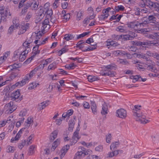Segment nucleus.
<instances>
[{
  "mask_svg": "<svg viewBox=\"0 0 159 159\" xmlns=\"http://www.w3.org/2000/svg\"><path fill=\"white\" fill-rule=\"evenodd\" d=\"M141 106L135 105L134 108L133 109V116L135 117L136 121L143 124H145L149 122L150 121L146 119V117L142 111H140L139 108Z\"/></svg>",
  "mask_w": 159,
  "mask_h": 159,
  "instance_id": "f257e3e1",
  "label": "nucleus"
},
{
  "mask_svg": "<svg viewBox=\"0 0 159 159\" xmlns=\"http://www.w3.org/2000/svg\"><path fill=\"white\" fill-rule=\"evenodd\" d=\"M0 14L1 20L5 21L6 20V17L8 16H10V12L7 8L5 9L4 7H0Z\"/></svg>",
  "mask_w": 159,
  "mask_h": 159,
  "instance_id": "f03ea898",
  "label": "nucleus"
},
{
  "mask_svg": "<svg viewBox=\"0 0 159 159\" xmlns=\"http://www.w3.org/2000/svg\"><path fill=\"white\" fill-rule=\"evenodd\" d=\"M20 90L18 89L15 92H13L11 95V98L12 100L15 101L16 102H18L21 101L23 98V96L20 97Z\"/></svg>",
  "mask_w": 159,
  "mask_h": 159,
  "instance_id": "7ed1b4c3",
  "label": "nucleus"
},
{
  "mask_svg": "<svg viewBox=\"0 0 159 159\" xmlns=\"http://www.w3.org/2000/svg\"><path fill=\"white\" fill-rule=\"evenodd\" d=\"M116 113L118 115L117 116L122 119L125 118L127 116L126 111L122 108L117 110Z\"/></svg>",
  "mask_w": 159,
  "mask_h": 159,
  "instance_id": "20e7f679",
  "label": "nucleus"
},
{
  "mask_svg": "<svg viewBox=\"0 0 159 159\" xmlns=\"http://www.w3.org/2000/svg\"><path fill=\"white\" fill-rule=\"evenodd\" d=\"M157 43L152 42L151 41H148L145 42H141L139 41V46L142 47L143 48H146L148 46H151L152 44L156 46Z\"/></svg>",
  "mask_w": 159,
  "mask_h": 159,
  "instance_id": "39448f33",
  "label": "nucleus"
},
{
  "mask_svg": "<svg viewBox=\"0 0 159 159\" xmlns=\"http://www.w3.org/2000/svg\"><path fill=\"white\" fill-rule=\"evenodd\" d=\"M146 18L147 19L149 23H155L154 22H156L157 20L155 16L153 15L150 14V12H149V13L148 14V15L146 16L143 17V19L144 20Z\"/></svg>",
  "mask_w": 159,
  "mask_h": 159,
  "instance_id": "423d86ee",
  "label": "nucleus"
},
{
  "mask_svg": "<svg viewBox=\"0 0 159 159\" xmlns=\"http://www.w3.org/2000/svg\"><path fill=\"white\" fill-rule=\"evenodd\" d=\"M29 80V77L28 76H25L21 81L17 82L15 85L12 86V87L15 86H17L20 85V86H22L25 84Z\"/></svg>",
  "mask_w": 159,
  "mask_h": 159,
  "instance_id": "0eeeda50",
  "label": "nucleus"
},
{
  "mask_svg": "<svg viewBox=\"0 0 159 159\" xmlns=\"http://www.w3.org/2000/svg\"><path fill=\"white\" fill-rule=\"evenodd\" d=\"M70 148V146L69 145H66L63 147L60 151L61 154L60 157L62 158L64 157L67 151Z\"/></svg>",
  "mask_w": 159,
  "mask_h": 159,
  "instance_id": "6e6552de",
  "label": "nucleus"
},
{
  "mask_svg": "<svg viewBox=\"0 0 159 159\" xmlns=\"http://www.w3.org/2000/svg\"><path fill=\"white\" fill-rule=\"evenodd\" d=\"M31 5L29 4V2H28L26 4L23 5V8L20 13L21 15H25V13L27 12L28 9L30 7Z\"/></svg>",
  "mask_w": 159,
  "mask_h": 159,
  "instance_id": "1a4fd4ad",
  "label": "nucleus"
},
{
  "mask_svg": "<svg viewBox=\"0 0 159 159\" xmlns=\"http://www.w3.org/2000/svg\"><path fill=\"white\" fill-rule=\"evenodd\" d=\"M138 24V21H135L128 23L127 24V25L128 27L129 28L137 30Z\"/></svg>",
  "mask_w": 159,
  "mask_h": 159,
  "instance_id": "9d476101",
  "label": "nucleus"
},
{
  "mask_svg": "<svg viewBox=\"0 0 159 159\" xmlns=\"http://www.w3.org/2000/svg\"><path fill=\"white\" fill-rule=\"evenodd\" d=\"M132 34H125L122 35L123 38L122 39L124 40H131L133 39L135 37V33L131 32Z\"/></svg>",
  "mask_w": 159,
  "mask_h": 159,
  "instance_id": "9b49d317",
  "label": "nucleus"
},
{
  "mask_svg": "<svg viewBox=\"0 0 159 159\" xmlns=\"http://www.w3.org/2000/svg\"><path fill=\"white\" fill-rule=\"evenodd\" d=\"M33 122V119L31 116L29 117L24 123V126L28 129L30 125V124Z\"/></svg>",
  "mask_w": 159,
  "mask_h": 159,
  "instance_id": "f8f14e48",
  "label": "nucleus"
},
{
  "mask_svg": "<svg viewBox=\"0 0 159 159\" xmlns=\"http://www.w3.org/2000/svg\"><path fill=\"white\" fill-rule=\"evenodd\" d=\"M20 28V33L18 34L19 35L25 33L26 31L29 28V24L28 23H26L24 25H21Z\"/></svg>",
  "mask_w": 159,
  "mask_h": 159,
  "instance_id": "ddd939ff",
  "label": "nucleus"
},
{
  "mask_svg": "<svg viewBox=\"0 0 159 159\" xmlns=\"http://www.w3.org/2000/svg\"><path fill=\"white\" fill-rule=\"evenodd\" d=\"M29 52V50L27 51L25 50L23 51L20 55L19 57V60L20 61L22 62L26 58V54H27Z\"/></svg>",
  "mask_w": 159,
  "mask_h": 159,
  "instance_id": "4468645a",
  "label": "nucleus"
},
{
  "mask_svg": "<svg viewBox=\"0 0 159 159\" xmlns=\"http://www.w3.org/2000/svg\"><path fill=\"white\" fill-rule=\"evenodd\" d=\"M58 133V131L57 130H55L51 134L50 138L51 142L53 141L57 138Z\"/></svg>",
  "mask_w": 159,
  "mask_h": 159,
  "instance_id": "2eb2a0df",
  "label": "nucleus"
},
{
  "mask_svg": "<svg viewBox=\"0 0 159 159\" xmlns=\"http://www.w3.org/2000/svg\"><path fill=\"white\" fill-rule=\"evenodd\" d=\"M116 30L121 33H125L127 32L126 28L123 26H118L116 29Z\"/></svg>",
  "mask_w": 159,
  "mask_h": 159,
  "instance_id": "dca6fc26",
  "label": "nucleus"
},
{
  "mask_svg": "<svg viewBox=\"0 0 159 159\" xmlns=\"http://www.w3.org/2000/svg\"><path fill=\"white\" fill-rule=\"evenodd\" d=\"M135 56L139 58H143L145 61H148L149 57H148L145 54L141 53V54H138L137 53H134Z\"/></svg>",
  "mask_w": 159,
  "mask_h": 159,
  "instance_id": "f3484780",
  "label": "nucleus"
},
{
  "mask_svg": "<svg viewBox=\"0 0 159 159\" xmlns=\"http://www.w3.org/2000/svg\"><path fill=\"white\" fill-rule=\"evenodd\" d=\"M60 143V140L59 139H57L54 142H53L52 145L51 149L52 151H54L56 148L59 144Z\"/></svg>",
  "mask_w": 159,
  "mask_h": 159,
  "instance_id": "a211bd4d",
  "label": "nucleus"
},
{
  "mask_svg": "<svg viewBox=\"0 0 159 159\" xmlns=\"http://www.w3.org/2000/svg\"><path fill=\"white\" fill-rule=\"evenodd\" d=\"M108 108L107 106L105 104L102 105V110L101 112V114L103 115H106L107 114Z\"/></svg>",
  "mask_w": 159,
  "mask_h": 159,
  "instance_id": "6ab92c4d",
  "label": "nucleus"
},
{
  "mask_svg": "<svg viewBox=\"0 0 159 159\" xmlns=\"http://www.w3.org/2000/svg\"><path fill=\"white\" fill-rule=\"evenodd\" d=\"M75 122L74 120H70L69 122L68 130L70 131H72L74 127Z\"/></svg>",
  "mask_w": 159,
  "mask_h": 159,
  "instance_id": "aec40b11",
  "label": "nucleus"
},
{
  "mask_svg": "<svg viewBox=\"0 0 159 159\" xmlns=\"http://www.w3.org/2000/svg\"><path fill=\"white\" fill-rule=\"evenodd\" d=\"M83 152L81 151H78L75 154L74 159H80V158L83 156Z\"/></svg>",
  "mask_w": 159,
  "mask_h": 159,
  "instance_id": "412c9836",
  "label": "nucleus"
},
{
  "mask_svg": "<svg viewBox=\"0 0 159 159\" xmlns=\"http://www.w3.org/2000/svg\"><path fill=\"white\" fill-rule=\"evenodd\" d=\"M29 4L31 5L30 7L33 10H35L37 9L39 4H37V2H34L31 3L30 2H29Z\"/></svg>",
  "mask_w": 159,
  "mask_h": 159,
  "instance_id": "4be33fe9",
  "label": "nucleus"
},
{
  "mask_svg": "<svg viewBox=\"0 0 159 159\" xmlns=\"http://www.w3.org/2000/svg\"><path fill=\"white\" fill-rule=\"evenodd\" d=\"M91 108L92 111V112L94 114H95L97 112L96 105L95 102H91Z\"/></svg>",
  "mask_w": 159,
  "mask_h": 159,
  "instance_id": "5701e85b",
  "label": "nucleus"
},
{
  "mask_svg": "<svg viewBox=\"0 0 159 159\" xmlns=\"http://www.w3.org/2000/svg\"><path fill=\"white\" fill-rule=\"evenodd\" d=\"M119 145V143L118 142H113L110 146L111 150L113 151V150L116 148Z\"/></svg>",
  "mask_w": 159,
  "mask_h": 159,
  "instance_id": "b1692460",
  "label": "nucleus"
},
{
  "mask_svg": "<svg viewBox=\"0 0 159 159\" xmlns=\"http://www.w3.org/2000/svg\"><path fill=\"white\" fill-rule=\"evenodd\" d=\"M124 9V7L122 5L118 6H116L115 8V10L116 11H113V14H114V12L115 13L116 11L118 12L119 11H123Z\"/></svg>",
  "mask_w": 159,
  "mask_h": 159,
  "instance_id": "393cba45",
  "label": "nucleus"
},
{
  "mask_svg": "<svg viewBox=\"0 0 159 159\" xmlns=\"http://www.w3.org/2000/svg\"><path fill=\"white\" fill-rule=\"evenodd\" d=\"M39 11L38 15L40 17L42 16L43 15H45V11L43 10V7L42 6H40L39 7Z\"/></svg>",
  "mask_w": 159,
  "mask_h": 159,
  "instance_id": "a878e982",
  "label": "nucleus"
},
{
  "mask_svg": "<svg viewBox=\"0 0 159 159\" xmlns=\"http://www.w3.org/2000/svg\"><path fill=\"white\" fill-rule=\"evenodd\" d=\"M88 81L91 82H92L93 81H97L99 80V79L95 76H93L91 75H89L88 76Z\"/></svg>",
  "mask_w": 159,
  "mask_h": 159,
  "instance_id": "bb28decb",
  "label": "nucleus"
},
{
  "mask_svg": "<svg viewBox=\"0 0 159 159\" xmlns=\"http://www.w3.org/2000/svg\"><path fill=\"white\" fill-rule=\"evenodd\" d=\"M143 25V24H142L141 23H139L138 22L137 30L141 32H143L144 29H143V28H144V27Z\"/></svg>",
  "mask_w": 159,
  "mask_h": 159,
  "instance_id": "cd10ccee",
  "label": "nucleus"
},
{
  "mask_svg": "<svg viewBox=\"0 0 159 159\" xmlns=\"http://www.w3.org/2000/svg\"><path fill=\"white\" fill-rule=\"evenodd\" d=\"M105 72H104L103 74H102V75H107L111 77H113L114 76V75L113 72H111V71H108V72H107V71L106 70H105Z\"/></svg>",
  "mask_w": 159,
  "mask_h": 159,
  "instance_id": "c85d7f7f",
  "label": "nucleus"
},
{
  "mask_svg": "<svg viewBox=\"0 0 159 159\" xmlns=\"http://www.w3.org/2000/svg\"><path fill=\"white\" fill-rule=\"evenodd\" d=\"M8 67L11 69V71H13L14 70H16L17 68H19V65L18 64H14L12 65L8 66Z\"/></svg>",
  "mask_w": 159,
  "mask_h": 159,
  "instance_id": "c756f323",
  "label": "nucleus"
},
{
  "mask_svg": "<svg viewBox=\"0 0 159 159\" xmlns=\"http://www.w3.org/2000/svg\"><path fill=\"white\" fill-rule=\"evenodd\" d=\"M74 37L73 35L66 34L65 35L64 39L66 40L67 41L72 39Z\"/></svg>",
  "mask_w": 159,
  "mask_h": 159,
  "instance_id": "7c9ffc66",
  "label": "nucleus"
},
{
  "mask_svg": "<svg viewBox=\"0 0 159 159\" xmlns=\"http://www.w3.org/2000/svg\"><path fill=\"white\" fill-rule=\"evenodd\" d=\"M80 138V137H76L73 136L72 139L70 140L71 145H72L75 144Z\"/></svg>",
  "mask_w": 159,
  "mask_h": 159,
  "instance_id": "2f4dec72",
  "label": "nucleus"
},
{
  "mask_svg": "<svg viewBox=\"0 0 159 159\" xmlns=\"http://www.w3.org/2000/svg\"><path fill=\"white\" fill-rule=\"evenodd\" d=\"M56 68V64L55 63H52L50 64L48 66V70H53Z\"/></svg>",
  "mask_w": 159,
  "mask_h": 159,
  "instance_id": "473e14b6",
  "label": "nucleus"
},
{
  "mask_svg": "<svg viewBox=\"0 0 159 159\" xmlns=\"http://www.w3.org/2000/svg\"><path fill=\"white\" fill-rule=\"evenodd\" d=\"M13 25L14 27L15 28H17L20 26V25L19 24L18 20L17 19L14 20L13 21Z\"/></svg>",
  "mask_w": 159,
  "mask_h": 159,
  "instance_id": "72a5a7b5",
  "label": "nucleus"
},
{
  "mask_svg": "<svg viewBox=\"0 0 159 159\" xmlns=\"http://www.w3.org/2000/svg\"><path fill=\"white\" fill-rule=\"evenodd\" d=\"M26 143V141L25 140H22L20 143L18 145V147L19 148L21 149L24 146Z\"/></svg>",
  "mask_w": 159,
  "mask_h": 159,
  "instance_id": "f704fd0d",
  "label": "nucleus"
},
{
  "mask_svg": "<svg viewBox=\"0 0 159 159\" xmlns=\"http://www.w3.org/2000/svg\"><path fill=\"white\" fill-rule=\"evenodd\" d=\"M112 37L114 40H119L120 39H122V35H119L116 34H113L112 36Z\"/></svg>",
  "mask_w": 159,
  "mask_h": 159,
  "instance_id": "c9c22d12",
  "label": "nucleus"
},
{
  "mask_svg": "<svg viewBox=\"0 0 159 159\" xmlns=\"http://www.w3.org/2000/svg\"><path fill=\"white\" fill-rule=\"evenodd\" d=\"M75 67V66L74 64V63H73L69 65H66L65 66V68L69 70L74 69V67Z\"/></svg>",
  "mask_w": 159,
  "mask_h": 159,
  "instance_id": "e433bc0d",
  "label": "nucleus"
},
{
  "mask_svg": "<svg viewBox=\"0 0 159 159\" xmlns=\"http://www.w3.org/2000/svg\"><path fill=\"white\" fill-rule=\"evenodd\" d=\"M34 145H31L30 147L29 148V151L28 153L29 155H31L34 153Z\"/></svg>",
  "mask_w": 159,
  "mask_h": 159,
  "instance_id": "4c0bfd02",
  "label": "nucleus"
},
{
  "mask_svg": "<svg viewBox=\"0 0 159 159\" xmlns=\"http://www.w3.org/2000/svg\"><path fill=\"white\" fill-rule=\"evenodd\" d=\"M14 159H24V154H20L19 156H18V154L15 153Z\"/></svg>",
  "mask_w": 159,
  "mask_h": 159,
  "instance_id": "58836bf2",
  "label": "nucleus"
},
{
  "mask_svg": "<svg viewBox=\"0 0 159 159\" xmlns=\"http://www.w3.org/2000/svg\"><path fill=\"white\" fill-rule=\"evenodd\" d=\"M46 13L47 14V16H48V17H51L53 14L52 11V9L49 10L48 9L45 11V14Z\"/></svg>",
  "mask_w": 159,
  "mask_h": 159,
  "instance_id": "ea45409f",
  "label": "nucleus"
},
{
  "mask_svg": "<svg viewBox=\"0 0 159 159\" xmlns=\"http://www.w3.org/2000/svg\"><path fill=\"white\" fill-rule=\"evenodd\" d=\"M69 49L68 48V46H67L65 45L64 47L62 48L60 52H61V54H62L64 53H65L67 52L68 51Z\"/></svg>",
  "mask_w": 159,
  "mask_h": 159,
  "instance_id": "a19ab883",
  "label": "nucleus"
},
{
  "mask_svg": "<svg viewBox=\"0 0 159 159\" xmlns=\"http://www.w3.org/2000/svg\"><path fill=\"white\" fill-rule=\"evenodd\" d=\"M49 23V19L48 18H47L45 19L44 20L42 24V27H43V28H44V26L46 25H48V24Z\"/></svg>",
  "mask_w": 159,
  "mask_h": 159,
  "instance_id": "79ce46f5",
  "label": "nucleus"
},
{
  "mask_svg": "<svg viewBox=\"0 0 159 159\" xmlns=\"http://www.w3.org/2000/svg\"><path fill=\"white\" fill-rule=\"evenodd\" d=\"M140 11H141V13H149V11L148 9L144 7L143 8H140Z\"/></svg>",
  "mask_w": 159,
  "mask_h": 159,
  "instance_id": "37998d69",
  "label": "nucleus"
},
{
  "mask_svg": "<svg viewBox=\"0 0 159 159\" xmlns=\"http://www.w3.org/2000/svg\"><path fill=\"white\" fill-rule=\"evenodd\" d=\"M120 63L124 65L128 64V62L126 61V59H119L118 61Z\"/></svg>",
  "mask_w": 159,
  "mask_h": 159,
  "instance_id": "c03bdc74",
  "label": "nucleus"
},
{
  "mask_svg": "<svg viewBox=\"0 0 159 159\" xmlns=\"http://www.w3.org/2000/svg\"><path fill=\"white\" fill-rule=\"evenodd\" d=\"M33 40L32 39V37H31L30 39L28 40L27 41H26L25 42L23 43V46H25V44H26V45L30 44V43H32L33 42Z\"/></svg>",
  "mask_w": 159,
  "mask_h": 159,
  "instance_id": "a18cd8bd",
  "label": "nucleus"
},
{
  "mask_svg": "<svg viewBox=\"0 0 159 159\" xmlns=\"http://www.w3.org/2000/svg\"><path fill=\"white\" fill-rule=\"evenodd\" d=\"M33 53H34V54L32 56H34V57L36 54H39L40 53V50H38V49L35 48L34 49V47L33 48Z\"/></svg>",
  "mask_w": 159,
  "mask_h": 159,
  "instance_id": "49530a36",
  "label": "nucleus"
},
{
  "mask_svg": "<svg viewBox=\"0 0 159 159\" xmlns=\"http://www.w3.org/2000/svg\"><path fill=\"white\" fill-rule=\"evenodd\" d=\"M109 15V14L108 13L102 14L100 15V18L102 20H104L108 17Z\"/></svg>",
  "mask_w": 159,
  "mask_h": 159,
  "instance_id": "de8ad7c7",
  "label": "nucleus"
},
{
  "mask_svg": "<svg viewBox=\"0 0 159 159\" xmlns=\"http://www.w3.org/2000/svg\"><path fill=\"white\" fill-rule=\"evenodd\" d=\"M111 138V134H109L107 135L106 136V140L107 143H110V140Z\"/></svg>",
  "mask_w": 159,
  "mask_h": 159,
  "instance_id": "09e8293b",
  "label": "nucleus"
},
{
  "mask_svg": "<svg viewBox=\"0 0 159 159\" xmlns=\"http://www.w3.org/2000/svg\"><path fill=\"white\" fill-rule=\"evenodd\" d=\"M140 8H136L135 10V14L136 15H141V11H140Z\"/></svg>",
  "mask_w": 159,
  "mask_h": 159,
  "instance_id": "8fccbe9b",
  "label": "nucleus"
},
{
  "mask_svg": "<svg viewBox=\"0 0 159 159\" xmlns=\"http://www.w3.org/2000/svg\"><path fill=\"white\" fill-rule=\"evenodd\" d=\"M89 33H90L89 32H86L84 33L81 34H80L78 36L77 39H79L81 37H84L85 36L89 34Z\"/></svg>",
  "mask_w": 159,
  "mask_h": 159,
  "instance_id": "3c124183",
  "label": "nucleus"
},
{
  "mask_svg": "<svg viewBox=\"0 0 159 159\" xmlns=\"http://www.w3.org/2000/svg\"><path fill=\"white\" fill-rule=\"evenodd\" d=\"M91 45L93 46V47H89L88 48H87V50L88 51L93 50L95 49L96 48V47L95 46H96V43H95V44H91Z\"/></svg>",
  "mask_w": 159,
  "mask_h": 159,
  "instance_id": "603ef678",
  "label": "nucleus"
},
{
  "mask_svg": "<svg viewBox=\"0 0 159 159\" xmlns=\"http://www.w3.org/2000/svg\"><path fill=\"white\" fill-rule=\"evenodd\" d=\"M13 148H14L10 146H8L7 148V151L8 152H13L14 151Z\"/></svg>",
  "mask_w": 159,
  "mask_h": 159,
  "instance_id": "864d4df0",
  "label": "nucleus"
},
{
  "mask_svg": "<svg viewBox=\"0 0 159 159\" xmlns=\"http://www.w3.org/2000/svg\"><path fill=\"white\" fill-rule=\"evenodd\" d=\"M26 0H21L20 1L19 4L18 8L19 9L22 7L23 5H25L24 3L26 1Z\"/></svg>",
  "mask_w": 159,
  "mask_h": 159,
  "instance_id": "5fc2aeb1",
  "label": "nucleus"
},
{
  "mask_svg": "<svg viewBox=\"0 0 159 159\" xmlns=\"http://www.w3.org/2000/svg\"><path fill=\"white\" fill-rule=\"evenodd\" d=\"M21 135H19L18 134H16V137L15 138H12L11 140V142H12L14 141L18 140L19 138L20 137Z\"/></svg>",
  "mask_w": 159,
  "mask_h": 159,
  "instance_id": "6e6d98bb",
  "label": "nucleus"
},
{
  "mask_svg": "<svg viewBox=\"0 0 159 159\" xmlns=\"http://www.w3.org/2000/svg\"><path fill=\"white\" fill-rule=\"evenodd\" d=\"M145 36L152 39H155V37L154 36L153 34H147L146 35H145Z\"/></svg>",
  "mask_w": 159,
  "mask_h": 159,
  "instance_id": "4d7b16f0",
  "label": "nucleus"
},
{
  "mask_svg": "<svg viewBox=\"0 0 159 159\" xmlns=\"http://www.w3.org/2000/svg\"><path fill=\"white\" fill-rule=\"evenodd\" d=\"M140 78H141V76L139 75H134V80L135 81L133 80V82L134 83L136 81H138Z\"/></svg>",
  "mask_w": 159,
  "mask_h": 159,
  "instance_id": "13d9d810",
  "label": "nucleus"
},
{
  "mask_svg": "<svg viewBox=\"0 0 159 159\" xmlns=\"http://www.w3.org/2000/svg\"><path fill=\"white\" fill-rule=\"evenodd\" d=\"M103 149V147L102 145H99V146L96 147L95 150L97 151L100 152L102 151Z\"/></svg>",
  "mask_w": 159,
  "mask_h": 159,
  "instance_id": "bf43d9fd",
  "label": "nucleus"
},
{
  "mask_svg": "<svg viewBox=\"0 0 159 159\" xmlns=\"http://www.w3.org/2000/svg\"><path fill=\"white\" fill-rule=\"evenodd\" d=\"M14 29H15V28L13 26L11 25L9 28L8 33L9 34H11L13 31Z\"/></svg>",
  "mask_w": 159,
  "mask_h": 159,
  "instance_id": "052dcab7",
  "label": "nucleus"
},
{
  "mask_svg": "<svg viewBox=\"0 0 159 159\" xmlns=\"http://www.w3.org/2000/svg\"><path fill=\"white\" fill-rule=\"evenodd\" d=\"M147 61L146 63L145 64L146 65H147L148 66H149V65H153V62L151 60H150L149 58H148V61Z\"/></svg>",
  "mask_w": 159,
  "mask_h": 159,
  "instance_id": "680f3d73",
  "label": "nucleus"
},
{
  "mask_svg": "<svg viewBox=\"0 0 159 159\" xmlns=\"http://www.w3.org/2000/svg\"><path fill=\"white\" fill-rule=\"evenodd\" d=\"M152 2L150 0H146L145 2L146 5L150 7V6H151V4Z\"/></svg>",
  "mask_w": 159,
  "mask_h": 159,
  "instance_id": "e2e57ef3",
  "label": "nucleus"
},
{
  "mask_svg": "<svg viewBox=\"0 0 159 159\" xmlns=\"http://www.w3.org/2000/svg\"><path fill=\"white\" fill-rule=\"evenodd\" d=\"M26 111L25 110H22L20 111L19 113V116L23 117L25 116Z\"/></svg>",
  "mask_w": 159,
  "mask_h": 159,
  "instance_id": "0e129e2a",
  "label": "nucleus"
},
{
  "mask_svg": "<svg viewBox=\"0 0 159 159\" xmlns=\"http://www.w3.org/2000/svg\"><path fill=\"white\" fill-rule=\"evenodd\" d=\"M34 134H32V135H31L30 136L28 137V138L27 139V143L28 145H29L31 143L30 142V141L32 139V138L33 137H34Z\"/></svg>",
  "mask_w": 159,
  "mask_h": 159,
  "instance_id": "69168bd1",
  "label": "nucleus"
},
{
  "mask_svg": "<svg viewBox=\"0 0 159 159\" xmlns=\"http://www.w3.org/2000/svg\"><path fill=\"white\" fill-rule=\"evenodd\" d=\"M68 5V4L67 2H62L61 3V7L63 9H66L67 8Z\"/></svg>",
  "mask_w": 159,
  "mask_h": 159,
  "instance_id": "338daca9",
  "label": "nucleus"
},
{
  "mask_svg": "<svg viewBox=\"0 0 159 159\" xmlns=\"http://www.w3.org/2000/svg\"><path fill=\"white\" fill-rule=\"evenodd\" d=\"M83 106L84 108L89 109L90 108V106L89 103L86 102H84Z\"/></svg>",
  "mask_w": 159,
  "mask_h": 159,
  "instance_id": "774afa93",
  "label": "nucleus"
}]
</instances>
